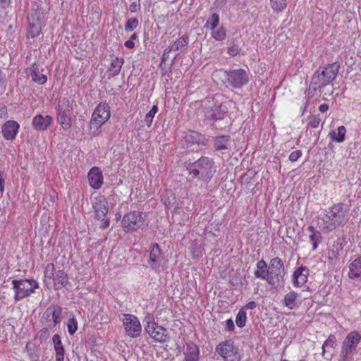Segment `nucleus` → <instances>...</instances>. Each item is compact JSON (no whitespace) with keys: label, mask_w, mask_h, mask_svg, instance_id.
<instances>
[{"label":"nucleus","mask_w":361,"mask_h":361,"mask_svg":"<svg viewBox=\"0 0 361 361\" xmlns=\"http://www.w3.org/2000/svg\"><path fill=\"white\" fill-rule=\"evenodd\" d=\"M187 169L194 178L197 177L204 181L210 180L216 171L214 160L207 157H200L194 163L190 164Z\"/></svg>","instance_id":"1"},{"label":"nucleus","mask_w":361,"mask_h":361,"mask_svg":"<svg viewBox=\"0 0 361 361\" xmlns=\"http://www.w3.org/2000/svg\"><path fill=\"white\" fill-rule=\"evenodd\" d=\"M338 71L339 65L337 63H333L324 67H320L313 74L310 87L313 88L314 90L324 88L336 78Z\"/></svg>","instance_id":"2"},{"label":"nucleus","mask_w":361,"mask_h":361,"mask_svg":"<svg viewBox=\"0 0 361 361\" xmlns=\"http://www.w3.org/2000/svg\"><path fill=\"white\" fill-rule=\"evenodd\" d=\"M267 271L265 281L269 285L274 288L283 285L286 271L283 262L281 258L278 257L272 258L268 264Z\"/></svg>","instance_id":"3"},{"label":"nucleus","mask_w":361,"mask_h":361,"mask_svg":"<svg viewBox=\"0 0 361 361\" xmlns=\"http://www.w3.org/2000/svg\"><path fill=\"white\" fill-rule=\"evenodd\" d=\"M44 283L47 286L60 290L68 284V274L63 269L56 271L54 264L49 263L44 271Z\"/></svg>","instance_id":"4"},{"label":"nucleus","mask_w":361,"mask_h":361,"mask_svg":"<svg viewBox=\"0 0 361 361\" xmlns=\"http://www.w3.org/2000/svg\"><path fill=\"white\" fill-rule=\"evenodd\" d=\"M205 116L210 120H221L228 113V107L219 99V97L207 98L204 101Z\"/></svg>","instance_id":"5"},{"label":"nucleus","mask_w":361,"mask_h":361,"mask_svg":"<svg viewBox=\"0 0 361 361\" xmlns=\"http://www.w3.org/2000/svg\"><path fill=\"white\" fill-rule=\"evenodd\" d=\"M13 288L15 290L14 298L18 301L30 296L39 288V283L35 279H20L12 281Z\"/></svg>","instance_id":"6"},{"label":"nucleus","mask_w":361,"mask_h":361,"mask_svg":"<svg viewBox=\"0 0 361 361\" xmlns=\"http://www.w3.org/2000/svg\"><path fill=\"white\" fill-rule=\"evenodd\" d=\"M215 351L224 361H240L241 360L239 348L235 345L234 341L231 338L216 345Z\"/></svg>","instance_id":"7"},{"label":"nucleus","mask_w":361,"mask_h":361,"mask_svg":"<svg viewBox=\"0 0 361 361\" xmlns=\"http://www.w3.org/2000/svg\"><path fill=\"white\" fill-rule=\"evenodd\" d=\"M360 341L361 334L359 332L353 331L348 334L342 343L339 361H348L356 350Z\"/></svg>","instance_id":"8"},{"label":"nucleus","mask_w":361,"mask_h":361,"mask_svg":"<svg viewBox=\"0 0 361 361\" xmlns=\"http://www.w3.org/2000/svg\"><path fill=\"white\" fill-rule=\"evenodd\" d=\"M149 320L147 321V324L145 326V330L149 336L156 343H164L167 342L169 338V331L162 326L154 321V317H147Z\"/></svg>","instance_id":"9"},{"label":"nucleus","mask_w":361,"mask_h":361,"mask_svg":"<svg viewBox=\"0 0 361 361\" xmlns=\"http://www.w3.org/2000/svg\"><path fill=\"white\" fill-rule=\"evenodd\" d=\"M348 205L344 203L334 204L326 211L327 216L338 227L344 224L348 220L349 213Z\"/></svg>","instance_id":"10"},{"label":"nucleus","mask_w":361,"mask_h":361,"mask_svg":"<svg viewBox=\"0 0 361 361\" xmlns=\"http://www.w3.org/2000/svg\"><path fill=\"white\" fill-rule=\"evenodd\" d=\"M72 106L70 100L64 97L59 101L57 106V121L64 130L71 128V120L69 116Z\"/></svg>","instance_id":"11"},{"label":"nucleus","mask_w":361,"mask_h":361,"mask_svg":"<svg viewBox=\"0 0 361 361\" xmlns=\"http://www.w3.org/2000/svg\"><path fill=\"white\" fill-rule=\"evenodd\" d=\"M228 83L233 88L239 89L249 81L248 73L243 68L226 71Z\"/></svg>","instance_id":"12"},{"label":"nucleus","mask_w":361,"mask_h":361,"mask_svg":"<svg viewBox=\"0 0 361 361\" xmlns=\"http://www.w3.org/2000/svg\"><path fill=\"white\" fill-rule=\"evenodd\" d=\"M145 214L142 212L133 211L124 215L122 219V225L128 231L141 228L144 225Z\"/></svg>","instance_id":"13"},{"label":"nucleus","mask_w":361,"mask_h":361,"mask_svg":"<svg viewBox=\"0 0 361 361\" xmlns=\"http://www.w3.org/2000/svg\"><path fill=\"white\" fill-rule=\"evenodd\" d=\"M110 115V106L107 104H99L95 108L90 120L91 128L95 125L97 129H98L109 119Z\"/></svg>","instance_id":"14"},{"label":"nucleus","mask_w":361,"mask_h":361,"mask_svg":"<svg viewBox=\"0 0 361 361\" xmlns=\"http://www.w3.org/2000/svg\"><path fill=\"white\" fill-rule=\"evenodd\" d=\"M148 262L150 267L157 271H159L160 269H164L166 267L168 260L164 256L157 243L152 245Z\"/></svg>","instance_id":"15"},{"label":"nucleus","mask_w":361,"mask_h":361,"mask_svg":"<svg viewBox=\"0 0 361 361\" xmlns=\"http://www.w3.org/2000/svg\"><path fill=\"white\" fill-rule=\"evenodd\" d=\"M123 325L128 336L136 338L140 335L142 326L137 317H124Z\"/></svg>","instance_id":"16"},{"label":"nucleus","mask_w":361,"mask_h":361,"mask_svg":"<svg viewBox=\"0 0 361 361\" xmlns=\"http://www.w3.org/2000/svg\"><path fill=\"white\" fill-rule=\"evenodd\" d=\"M43 68L36 63H33L25 70V73L32 80L39 85H44L47 81V77L42 73Z\"/></svg>","instance_id":"17"},{"label":"nucleus","mask_w":361,"mask_h":361,"mask_svg":"<svg viewBox=\"0 0 361 361\" xmlns=\"http://www.w3.org/2000/svg\"><path fill=\"white\" fill-rule=\"evenodd\" d=\"M43 22L38 15H30L28 17V26L27 35L29 38L37 37L42 30Z\"/></svg>","instance_id":"18"},{"label":"nucleus","mask_w":361,"mask_h":361,"mask_svg":"<svg viewBox=\"0 0 361 361\" xmlns=\"http://www.w3.org/2000/svg\"><path fill=\"white\" fill-rule=\"evenodd\" d=\"M20 128L19 124L13 120H10L6 121L2 126V134L5 140H13L18 133V130Z\"/></svg>","instance_id":"19"},{"label":"nucleus","mask_w":361,"mask_h":361,"mask_svg":"<svg viewBox=\"0 0 361 361\" xmlns=\"http://www.w3.org/2000/svg\"><path fill=\"white\" fill-rule=\"evenodd\" d=\"M53 122V117L49 115L43 116L37 114L34 116L32 125L34 129L37 131H44Z\"/></svg>","instance_id":"20"},{"label":"nucleus","mask_w":361,"mask_h":361,"mask_svg":"<svg viewBox=\"0 0 361 361\" xmlns=\"http://www.w3.org/2000/svg\"><path fill=\"white\" fill-rule=\"evenodd\" d=\"M309 276V269L305 266H300L296 269L293 274L294 286L301 287L305 285Z\"/></svg>","instance_id":"21"},{"label":"nucleus","mask_w":361,"mask_h":361,"mask_svg":"<svg viewBox=\"0 0 361 361\" xmlns=\"http://www.w3.org/2000/svg\"><path fill=\"white\" fill-rule=\"evenodd\" d=\"M90 185L94 189H99L103 184V175L98 167H93L87 175Z\"/></svg>","instance_id":"22"},{"label":"nucleus","mask_w":361,"mask_h":361,"mask_svg":"<svg viewBox=\"0 0 361 361\" xmlns=\"http://www.w3.org/2000/svg\"><path fill=\"white\" fill-rule=\"evenodd\" d=\"M93 208L95 214V217L98 220H104V217L109 211L105 200L102 197L95 198L93 203Z\"/></svg>","instance_id":"23"},{"label":"nucleus","mask_w":361,"mask_h":361,"mask_svg":"<svg viewBox=\"0 0 361 361\" xmlns=\"http://www.w3.org/2000/svg\"><path fill=\"white\" fill-rule=\"evenodd\" d=\"M189 44V37L187 35H184L174 41L169 48L171 51L176 52V56L179 55L180 53H183L188 49Z\"/></svg>","instance_id":"24"},{"label":"nucleus","mask_w":361,"mask_h":361,"mask_svg":"<svg viewBox=\"0 0 361 361\" xmlns=\"http://www.w3.org/2000/svg\"><path fill=\"white\" fill-rule=\"evenodd\" d=\"M183 354L185 356L183 361H199L200 360L199 347L192 342L186 344V349Z\"/></svg>","instance_id":"25"},{"label":"nucleus","mask_w":361,"mask_h":361,"mask_svg":"<svg viewBox=\"0 0 361 361\" xmlns=\"http://www.w3.org/2000/svg\"><path fill=\"white\" fill-rule=\"evenodd\" d=\"M25 350L30 361H45L44 356L41 355L40 348L33 342L28 341L25 345Z\"/></svg>","instance_id":"26"},{"label":"nucleus","mask_w":361,"mask_h":361,"mask_svg":"<svg viewBox=\"0 0 361 361\" xmlns=\"http://www.w3.org/2000/svg\"><path fill=\"white\" fill-rule=\"evenodd\" d=\"M348 268V277L350 279H361V255L349 264Z\"/></svg>","instance_id":"27"},{"label":"nucleus","mask_w":361,"mask_h":361,"mask_svg":"<svg viewBox=\"0 0 361 361\" xmlns=\"http://www.w3.org/2000/svg\"><path fill=\"white\" fill-rule=\"evenodd\" d=\"M317 226L319 231L324 233H329L337 228L331 219L327 216V213L324 217L318 218Z\"/></svg>","instance_id":"28"},{"label":"nucleus","mask_w":361,"mask_h":361,"mask_svg":"<svg viewBox=\"0 0 361 361\" xmlns=\"http://www.w3.org/2000/svg\"><path fill=\"white\" fill-rule=\"evenodd\" d=\"M52 341L56 352V360L63 361L65 349L63 346L60 336L59 334H54L52 338Z\"/></svg>","instance_id":"29"},{"label":"nucleus","mask_w":361,"mask_h":361,"mask_svg":"<svg viewBox=\"0 0 361 361\" xmlns=\"http://www.w3.org/2000/svg\"><path fill=\"white\" fill-rule=\"evenodd\" d=\"M111 58L108 71L109 72L110 77H115L119 74L121 67L123 65L124 60L121 57L112 56Z\"/></svg>","instance_id":"30"},{"label":"nucleus","mask_w":361,"mask_h":361,"mask_svg":"<svg viewBox=\"0 0 361 361\" xmlns=\"http://www.w3.org/2000/svg\"><path fill=\"white\" fill-rule=\"evenodd\" d=\"M307 231L310 233L309 238L312 245V250H316L319 244L322 240L321 231L317 230L313 226H309L307 227Z\"/></svg>","instance_id":"31"},{"label":"nucleus","mask_w":361,"mask_h":361,"mask_svg":"<svg viewBox=\"0 0 361 361\" xmlns=\"http://www.w3.org/2000/svg\"><path fill=\"white\" fill-rule=\"evenodd\" d=\"M230 142L231 137L229 135L216 136L214 139V147L216 150L226 149Z\"/></svg>","instance_id":"32"},{"label":"nucleus","mask_w":361,"mask_h":361,"mask_svg":"<svg viewBox=\"0 0 361 361\" xmlns=\"http://www.w3.org/2000/svg\"><path fill=\"white\" fill-rule=\"evenodd\" d=\"M256 267L257 270L254 272L255 278L265 281L266 275L268 273V264L263 259H262L257 262Z\"/></svg>","instance_id":"33"},{"label":"nucleus","mask_w":361,"mask_h":361,"mask_svg":"<svg viewBox=\"0 0 361 361\" xmlns=\"http://www.w3.org/2000/svg\"><path fill=\"white\" fill-rule=\"evenodd\" d=\"M161 201L164 205L170 209L176 204V197L171 190H166L161 196Z\"/></svg>","instance_id":"34"},{"label":"nucleus","mask_w":361,"mask_h":361,"mask_svg":"<svg viewBox=\"0 0 361 361\" xmlns=\"http://www.w3.org/2000/svg\"><path fill=\"white\" fill-rule=\"evenodd\" d=\"M298 294L294 291L287 293L283 299L284 305L290 309L294 308L297 305V299Z\"/></svg>","instance_id":"35"},{"label":"nucleus","mask_w":361,"mask_h":361,"mask_svg":"<svg viewBox=\"0 0 361 361\" xmlns=\"http://www.w3.org/2000/svg\"><path fill=\"white\" fill-rule=\"evenodd\" d=\"M342 250L341 243L339 241L334 243L327 252V257L330 260L336 259Z\"/></svg>","instance_id":"36"},{"label":"nucleus","mask_w":361,"mask_h":361,"mask_svg":"<svg viewBox=\"0 0 361 361\" xmlns=\"http://www.w3.org/2000/svg\"><path fill=\"white\" fill-rule=\"evenodd\" d=\"M220 22L219 15L216 13H214L212 16L207 20L206 23L204 27L205 29H209L210 30H214V28L218 27Z\"/></svg>","instance_id":"37"},{"label":"nucleus","mask_w":361,"mask_h":361,"mask_svg":"<svg viewBox=\"0 0 361 361\" xmlns=\"http://www.w3.org/2000/svg\"><path fill=\"white\" fill-rule=\"evenodd\" d=\"M345 133L346 129L345 126H341L338 128L337 132H331L330 133L331 139L337 142H342L345 140Z\"/></svg>","instance_id":"38"},{"label":"nucleus","mask_w":361,"mask_h":361,"mask_svg":"<svg viewBox=\"0 0 361 361\" xmlns=\"http://www.w3.org/2000/svg\"><path fill=\"white\" fill-rule=\"evenodd\" d=\"M211 37L216 41H224L226 38V30L221 26L211 30Z\"/></svg>","instance_id":"39"},{"label":"nucleus","mask_w":361,"mask_h":361,"mask_svg":"<svg viewBox=\"0 0 361 361\" xmlns=\"http://www.w3.org/2000/svg\"><path fill=\"white\" fill-rule=\"evenodd\" d=\"M336 346V338L334 335H329L328 338L324 341L322 345V356L324 357L325 353L326 352V348H330L334 349Z\"/></svg>","instance_id":"40"},{"label":"nucleus","mask_w":361,"mask_h":361,"mask_svg":"<svg viewBox=\"0 0 361 361\" xmlns=\"http://www.w3.org/2000/svg\"><path fill=\"white\" fill-rule=\"evenodd\" d=\"M256 307L257 304L255 301L249 302L239 310L237 316H246L247 314L252 315L253 314L252 310Z\"/></svg>","instance_id":"41"},{"label":"nucleus","mask_w":361,"mask_h":361,"mask_svg":"<svg viewBox=\"0 0 361 361\" xmlns=\"http://www.w3.org/2000/svg\"><path fill=\"white\" fill-rule=\"evenodd\" d=\"M158 111V106L157 104L153 105L152 109L149 111L148 113L146 114L144 121L146 123L147 127H150L152 126L153 118L155 114Z\"/></svg>","instance_id":"42"},{"label":"nucleus","mask_w":361,"mask_h":361,"mask_svg":"<svg viewBox=\"0 0 361 361\" xmlns=\"http://www.w3.org/2000/svg\"><path fill=\"white\" fill-rule=\"evenodd\" d=\"M62 313L60 306L54 304L49 305L44 312V316H59Z\"/></svg>","instance_id":"43"},{"label":"nucleus","mask_w":361,"mask_h":361,"mask_svg":"<svg viewBox=\"0 0 361 361\" xmlns=\"http://www.w3.org/2000/svg\"><path fill=\"white\" fill-rule=\"evenodd\" d=\"M272 9L276 12H281L287 5L286 0H270Z\"/></svg>","instance_id":"44"},{"label":"nucleus","mask_w":361,"mask_h":361,"mask_svg":"<svg viewBox=\"0 0 361 361\" xmlns=\"http://www.w3.org/2000/svg\"><path fill=\"white\" fill-rule=\"evenodd\" d=\"M190 254L193 258L201 255V249L197 243L192 242L189 246Z\"/></svg>","instance_id":"45"},{"label":"nucleus","mask_w":361,"mask_h":361,"mask_svg":"<svg viewBox=\"0 0 361 361\" xmlns=\"http://www.w3.org/2000/svg\"><path fill=\"white\" fill-rule=\"evenodd\" d=\"M68 331L71 335H73L78 329V322L75 317H71L68 324Z\"/></svg>","instance_id":"46"},{"label":"nucleus","mask_w":361,"mask_h":361,"mask_svg":"<svg viewBox=\"0 0 361 361\" xmlns=\"http://www.w3.org/2000/svg\"><path fill=\"white\" fill-rule=\"evenodd\" d=\"M138 23H139L138 20L135 18L129 19L125 25L126 31V32L133 31L137 27Z\"/></svg>","instance_id":"47"},{"label":"nucleus","mask_w":361,"mask_h":361,"mask_svg":"<svg viewBox=\"0 0 361 361\" xmlns=\"http://www.w3.org/2000/svg\"><path fill=\"white\" fill-rule=\"evenodd\" d=\"M308 124L312 128H317L319 127L320 124L321 119L319 116V115H311L308 118Z\"/></svg>","instance_id":"48"},{"label":"nucleus","mask_w":361,"mask_h":361,"mask_svg":"<svg viewBox=\"0 0 361 361\" xmlns=\"http://www.w3.org/2000/svg\"><path fill=\"white\" fill-rule=\"evenodd\" d=\"M198 137L197 133L195 131H190L188 134L185 135V139L186 141L191 142H197V137Z\"/></svg>","instance_id":"49"},{"label":"nucleus","mask_w":361,"mask_h":361,"mask_svg":"<svg viewBox=\"0 0 361 361\" xmlns=\"http://www.w3.org/2000/svg\"><path fill=\"white\" fill-rule=\"evenodd\" d=\"M302 156V151L300 150V149H297V150H295L293 152H292L289 157H288V159L292 161V162H294V161H296L298 160V159Z\"/></svg>","instance_id":"50"},{"label":"nucleus","mask_w":361,"mask_h":361,"mask_svg":"<svg viewBox=\"0 0 361 361\" xmlns=\"http://www.w3.org/2000/svg\"><path fill=\"white\" fill-rule=\"evenodd\" d=\"M49 336V333L47 328H43L37 334V336L39 337L41 341L46 340Z\"/></svg>","instance_id":"51"},{"label":"nucleus","mask_w":361,"mask_h":361,"mask_svg":"<svg viewBox=\"0 0 361 361\" xmlns=\"http://www.w3.org/2000/svg\"><path fill=\"white\" fill-rule=\"evenodd\" d=\"M240 49L238 46L233 44L231 47H228V54L231 56H235L237 54H239Z\"/></svg>","instance_id":"52"},{"label":"nucleus","mask_w":361,"mask_h":361,"mask_svg":"<svg viewBox=\"0 0 361 361\" xmlns=\"http://www.w3.org/2000/svg\"><path fill=\"white\" fill-rule=\"evenodd\" d=\"M247 317H236L235 323L240 328L245 326Z\"/></svg>","instance_id":"53"},{"label":"nucleus","mask_w":361,"mask_h":361,"mask_svg":"<svg viewBox=\"0 0 361 361\" xmlns=\"http://www.w3.org/2000/svg\"><path fill=\"white\" fill-rule=\"evenodd\" d=\"M226 330L228 331H231L235 329L234 323L231 319H228L226 320Z\"/></svg>","instance_id":"54"},{"label":"nucleus","mask_w":361,"mask_h":361,"mask_svg":"<svg viewBox=\"0 0 361 361\" xmlns=\"http://www.w3.org/2000/svg\"><path fill=\"white\" fill-rule=\"evenodd\" d=\"M8 112L7 109L5 106H0V121L1 119L6 118L7 116Z\"/></svg>","instance_id":"55"},{"label":"nucleus","mask_w":361,"mask_h":361,"mask_svg":"<svg viewBox=\"0 0 361 361\" xmlns=\"http://www.w3.org/2000/svg\"><path fill=\"white\" fill-rule=\"evenodd\" d=\"M140 6L139 4L133 2L130 4L129 10L131 12L135 13V12H137L140 9Z\"/></svg>","instance_id":"56"},{"label":"nucleus","mask_w":361,"mask_h":361,"mask_svg":"<svg viewBox=\"0 0 361 361\" xmlns=\"http://www.w3.org/2000/svg\"><path fill=\"white\" fill-rule=\"evenodd\" d=\"M226 2H227V0H215L214 2V5L217 8H221L222 7H224L225 6Z\"/></svg>","instance_id":"57"},{"label":"nucleus","mask_w":361,"mask_h":361,"mask_svg":"<svg viewBox=\"0 0 361 361\" xmlns=\"http://www.w3.org/2000/svg\"><path fill=\"white\" fill-rule=\"evenodd\" d=\"M4 190V178L0 172V196L2 195Z\"/></svg>","instance_id":"58"},{"label":"nucleus","mask_w":361,"mask_h":361,"mask_svg":"<svg viewBox=\"0 0 361 361\" xmlns=\"http://www.w3.org/2000/svg\"><path fill=\"white\" fill-rule=\"evenodd\" d=\"M101 221H102V224H101V226H100V228H101L102 229H106V228H108V227H109V224H110V221H109V219H106V218L104 217V220H101Z\"/></svg>","instance_id":"59"},{"label":"nucleus","mask_w":361,"mask_h":361,"mask_svg":"<svg viewBox=\"0 0 361 361\" xmlns=\"http://www.w3.org/2000/svg\"><path fill=\"white\" fill-rule=\"evenodd\" d=\"M7 341L6 334H5V331L3 330L2 333H0V343H5Z\"/></svg>","instance_id":"60"},{"label":"nucleus","mask_w":361,"mask_h":361,"mask_svg":"<svg viewBox=\"0 0 361 361\" xmlns=\"http://www.w3.org/2000/svg\"><path fill=\"white\" fill-rule=\"evenodd\" d=\"M171 51H172L170 49L169 47H167V48L164 50V53H163V56H162V59H163V60H164V61H165V60H166L167 59H169V53H170Z\"/></svg>","instance_id":"61"},{"label":"nucleus","mask_w":361,"mask_h":361,"mask_svg":"<svg viewBox=\"0 0 361 361\" xmlns=\"http://www.w3.org/2000/svg\"><path fill=\"white\" fill-rule=\"evenodd\" d=\"M125 47L129 49H132L135 47V43L132 40H127L124 44Z\"/></svg>","instance_id":"62"},{"label":"nucleus","mask_w":361,"mask_h":361,"mask_svg":"<svg viewBox=\"0 0 361 361\" xmlns=\"http://www.w3.org/2000/svg\"><path fill=\"white\" fill-rule=\"evenodd\" d=\"M329 109V105L326 104H322L319 106V110L324 113L326 112Z\"/></svg>","instance_id":"63"},{"label":"nucleus","mask_w":361,"mask_h":361,"mask_svg":"<svg viewBox=\"0 0 361 361\" xmlns=\"http://www.w3.org/2000/svg\"><path fill=\"white\" fill-rule=\"evenodd\" d=\"M0 4L3 8L8 7L10 4V0H0Z\"/></svg>","instance_id":"64"}]
</instances>
